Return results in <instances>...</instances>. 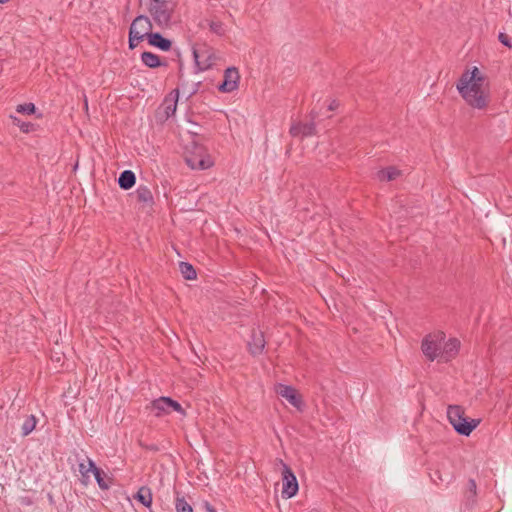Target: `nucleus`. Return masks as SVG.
Masks as SVG:
<instances>
[{"label": "nucleus", "instance_id": "f257e3e1", "mask_svg": "<svg viewBox=\"0 0 512 512\" xmlns=\"http://www.w3.org/2000/svg\"><path fill=\"white\" fill-rule=\"evenodd\" d=\"M464 102L473 109L483 110L490 101V82L486 73L477 66L467 67L456 83Z\"/></svg>", "mask_w": 512, "mask_h": 512}, {"label": "nucleus", "instance_id": "f03ea898", "mask_svg": "<svg viewBox=\"0 0 512 512\" xmlns=\"http://www.w3.org/2000/svg\"><path fill=\"white\" fill-rule=\"evenodd\" d=\"M147 10L154 23L161 29L170 28L175 23L177 0H145Z\"/></svg>", "mask_w": 512, "mask_h": 512}, {"label": "nucleus", "instance_id": "7ed1b4c3", "mask_svg": "<svg viewBox=\"0 0 512 512\" xmlns=\"http://www.w3.org/2000/svg\"><path fill=\"white\" fill-rule=\"evenodd\" d=\"M422 352H454L462 348L461 341L456 337L447 338L442 331H433L422 340Z\"/></svg>", "mask_w": 512, "mask_h": 512}, {"label": "nucleus", "instance_id": "20e7f679", "mask_svg": "<svg viewBox=\"0 0 512 512\" xmlns=\"http://www.w3.org/2000/svg\"><path fill=\"white\" fill-rule=\"evenodd\" d=\"M447 418L455 431L464 436H469L480 423L478 419H467L464 414V409L459 405L448 406Z\"/></svg>", "mask_w": 512, "mask_h": 512}, {"label": "nucleus", "instance_id": "39448f33", "mask_svg": "<svg viewBox=\"0 0 512 512\" xmlns=\"http://www.w3.org/2000/svg\"><path fill=\"white\" fill-rule=\"evenodd\" d=\"M152 22L145 15L137 16L131 23L129 29V48L134 49L139 42L149 38L152 33Z\"/></svg>", "mask_w": 512, "mask_h": 512}, {"label": "nucleus", "instance_id": "423d86ee", "mask_svg": "<svg viewBox=\"0 0 512 512\" xmlns=\"http://www.w3.org/2000/svg\"><path fill=\"white\" fill-rule=\"evenodd\" d=\"M187 165L194 170H206L214 165V160L204 146L193 144L185 157Z\"/></svg>", "mask_w": 512, "mask_h": 512}, {"label": "nucleus", "instance_id": "0eeeda50", "mask_svg": "<svg viewBox=\"0 0 512 512\" xmlns=\"http://www.w3.org/2000/svg\"><path fill=\"white\" fill-rule=\"evenodd\" d=\"M150 409L157 417L169 415L172 411L177 412L182 417L186 416V411L182 408L181 404L170 397H159L153 400Z\"/></svg>", "mask_w": 512, "mask_h": 512}, {"label": "nucleus", "instance_id": "6e6552de", "mask_svg": "<svg viewBox=\"0 0 512 512\" xmlns=\"http://www.w3.org/2000/svg\"><path fill=\"white\" fill-rule=\"evenodd\" d=\"M277 462L282 467V497L290 499L294 497L299 490L297 478L283 460L278 459Z\"/></svg>", "mask_w": 512, "mask_h": 512}, {"label": "nucleus", "instance_id": "1a4fd4ad", "mask_svg": "<svg viewBox=\"0 0 512 512\" xmlns=\"http://www.w3.org/2000/svg\"><path fill=\"white\" fill-rule=\"evenodd\" d=\"M277 395L285 399L291 406L297 410L303 409V401L298 391L290 386L282 383H278L274 388Z\"/></svg>", "mask_w": 512, "mask_h": 512}, {"label": "nucleus", "instance_id": "9d476101", "mask_svg": "<svg viewBox=\"0 0 512 512\" xmlns=\"http://www.w3.org/2000/svg\"><path fill=\"white\" fill-rule=\"evenodd\" d=\"M193 58L199 70L205 71L209 69L217 60V56L212 51V49L208 47H203L200 49H193Z\"/></svg>", "mask_w": 512, "mask_h": 512}, {"label": "nucleus", "instance_id": "9b49d317", "mask_svg": "<svg viewBox=\"0 0 512 512\" xmlns=\"http://www.w3.org/2000/svg\"><path fill=\"white\" fill-rule=\"evenodd\" d=\"M240 75L235 67L227 68L224 72V80L218 86L219 91L230 93L235 91L239 86Z\"/></svg>", "mask_w": 512, "mask_h": 512}, {"label": "nucleus", "instance_id": "f8f14e48", "mask_svg": "<svg viewBox=\"0 0 512 512\" xmlns=\"http://www.w3.org/2000/svg\"><path fill=\"white\" fill-rule=\"evenodd\" d=\"M79 473L81 475V483L87 486L91 481V474L97 469L94 461L90 458H85L79 462Z\"/></svg>", "mask_w": 512, "mask_h": 512}, {"label": "nucleus", "instance_id": "ddd939ff", "mask_svg": "<svg viewBox=\"0 0 512 512\" xmlns=\"http://www.w3.org/2000/svg\"><path fill=\"white\" fill-rule=\"evenodd\" d=\"M315 133V124L313 122L301 123L297 122L292 124L290 134L293 137H307Z\"/></svg>", "mask_w": 512, "mask_h": 512}, {"label": "nucleus", "instance_id": "4468645a", "mask_svg": "<svg viewBox=\"0 0 512 512\" xmlns=\"http://www.w3.org/2000/svg\"><path fill=\"white\" fill-rule=\"evenodd\" d=\"M177 95H173V94H170L169 96H167L161 107H160V112L161 114H163V117L165 119H168L169 117L173 116L176 112V109H177Z\"/></svg>", "mask_w": 512, "mask_h": 512}, {"label": "nucleus", "instance_id": "2eb2a0df", "mask_svg": "<svg viewBox=\"0 0 512 512\" xmlns=\"http://www.w3.org/2000/svg\"><path fill=\"white\" fill-rule=\"evenodd\" d=\"M149 45L160 49L161 51H169L172 47V42L164 38L160 33H151L147 39Z\"/></svg>", "mask_w": 512, "mask_h": 512}, {"label": "nucleus", "instance_id": "dca6fc26", "mask_svg": "<svg viewBox=\"0 0 512 512\" xmlns=\"http://www.w3.org/2000/svg\"><path fill=\"white\" fill-rule=\"evenodd\" d=\"M135 182L136 177L134 172L131 170L123 171L118 178V184L124 190L132 188L135 185Z\"/></svg>", "mask_w": 512, "mask_h": 512}, {"label": "nucleus", "instance_id": "f3484780", "mask_svg": "<svg viewBox=\"0 0 512 512\" xmlns=\"http://www.w3.org/2000/svg\"><path fill=\"white\" fill-rule=\"evenodd\" d=\"M135 499L137 501H139L145 507H147V508L151 507V504H152V493H151V490L148 487H146V486L141 487L137 491V493L135 495Z\"/></svg>", "mask_w": 512, "mask_h": 512}, {"label": "nucleus", "instance_id": "a211bd4d", "mask_svg": "<svg viewBox=\"0 0 512 512\" xmlns=\"http://www.w3.org/2000/svg\"><path fill=\"white\" fill-rule=\"evenodd\" d=\"M141 61L149 68H157L163 65L159 56L152 52H143L141 54Z\"/></svg>", "mask_w": 512, "mask_h": 512}, {"label": "nucleus", "instance_id": "6ab92c4d", "mask_svg": "<svg viewBox=\"0 0 512 512\" xmlns=\"http://www.w3.org/2000/svg\"><path fill=\"white\" fill-rule=\"evenodd\" d=\"M137 200L144 204H152L153 195L151 190L147 186H139L136 190Z\"/></svg>", "mask_w": 512, "mask_h": 512}, {"label": "nucleus", "instance_id": "aec40b11", "mask_svg": "<svg viewBox=\"0 0 512 512\" xmlns=\"http://www.w3.org/2000/svg\"><path fill=\"white\" fill-rule=\"evenodd\" d=\"M400 175V171L395 167H388L378 172L377 177L381 181H390L396 179Z\"/></svg>", "mask_w": 512, "mask_h": 512}, {"label": "nucleus", "instance_id": "412c9836", "mask_svg": "<svg viewBox=\"0 0 512 512\" xmlns=\"http://www.w3.org/2000/svg\"><path fill=\"white\" fill-rule=\"evenodd\" d=\"M179 269L182 276L187 280H193L197 276L194 267L187 262H180Z\"/></svg>", "mask_w": 512, "mask_h": 512}, {"label": "nucleus", "instance_id": "4be33fe9", "mask_svg": "<svg viewBox=\"0 0 512 512\" xmlns=\"http://www.w3.org/2000/svg\"><path fill=\"white\" fill-rule=\"evenodd\" d=\"M36 423H37V420H36L35 416H33V415L28 416L25 419V421L21 427L22 435L23 436L29 435L35 429Z\"/></svg>", "mask_w": 512, "mask_h": 512}, {"label": "nucleus", "instance_id": "5701e85b", "mask_svg": "<svg viewBox=\"0 0 512 512\" xmlns=\"http://www.w3.org/2000/svg\"><path fill=\"white\" fill-rule=\"evenodd\" d=\"M11 119L13 121V124L17 126L22 132L29 133L33 130V124L30 122H25L19 119L16 116H11Z\"/></svg>", "mask_w": 512, "mask_h": 512}, {"label": "nucleus", "instance_id": "b1692460", "mask_svg": "<svg viewBox=\"0 0 512 512\" xmlns=\"http://www.w3.org/2000/svg\"><path fill=\"white\" fill-rule=\"evenodd\" d=\"M104 473L102 470H100L98 467L96 470H94V473H93V476L98 484V486L102 489V490H106L109 488V484L105 481L104 479Z\"/></svg>", "mask_w": 512, "mask_h": 512}, {"label": "nucleus", "instance_id": "393cba45", "mask_svg": "<svg viewBox=\"0 0 512 512\" xmlns=\"http://www.w3.org/2000/svg\"><path fill=\"white\" fill-rule=\"evenodd\" d=\"M176 512H193L190 504H188L184 498L178 497L175 502Z\"/></svg>", "mask_w": 512, "mask_h": 512}, {"label": "nucleus", "instance_id": "a878e982", "mask_svg": "<svg viewBox=\"0 0 512 512\" xmlns=\"http://www.w3.org/2000/svg\"><path fill=\"white\" fill-rule=\"evenodd\" d=\"M36 110V107L33 103H25V104H20L17 106L16 108V111L18 113H22V114H33Z\"/></svg>", "mask_w": 512, "mask_h": 512}, {"label": "nucleus", "instance_id": "bb28decb", "mask_svg": "<svg viewBox=\"0 0 512 512\" xmlns=\"http://www.w3.org/2000/svg\"><path fill=\"white\" fill-rule=\"evenodd\" d=\"M499 39L505 46L511 47V43L507 40L505 35L500 34Z\"/></svg>", "mask_w": 512, "mask_h": 512}, {"label": "nucleus", "instance_id": "cd10ccee", "mask_svg": "<svg viewBox=\"0 0 512 512\" xmlns=\"http://www.w3.org/2000/svg\"><path fill=\"white\" fill-rule=\"evenodd\" d=\"M211 29L216 32V33H220L221 32V27L220 25L218 24H211Z\"/></svg>", "mask_w": 512, "mask_h": 512}, {"label": "nucleus", "instance_id": "c85d7f7f", "mask_svg": "<svg viewBox=\"0 0 512 512\" xmlns=\"http://www.w3.org/2000/svg\"><path fill=\"white\" fill-rule=\"evenodd\" d=\"M338 105H339V104H338V102H337L336 100H332V101L330 102V104H329V109H330V110H334V109H336V108L338 107Z\"/></svg>", "mask_w": 512, "mask_h": 512}, {"label": "nucleus", "instance_id": "c756f323", "mask_svg": "<svg viewBox=\"0 0 512 512\" xmlns=\"http://www.w3.org/2000/svg\"><path fill=\"white\" fill-rule=\"evenodd\" d=\"M206 509L208 512H215L214 508L209 504H206Z\"/></svg>", "mask_w": 512, "mask_h": 512}, {"label": "nucleus", "instance_id": "7c9ffc66", "mask_svg": "<svg viewBox=\"0 0 512 512\" xmlns=\"http://www.w3.org/2000/svg\"><path fill=\"white\" fill-rule=\"evenodd\" d=\"M429 356H430V357H429V359H430L431 361H433V360L435 359L436 354H429Z\"/></svg>", "mask_w": 512, "mask_h": 512}]
</instances>
